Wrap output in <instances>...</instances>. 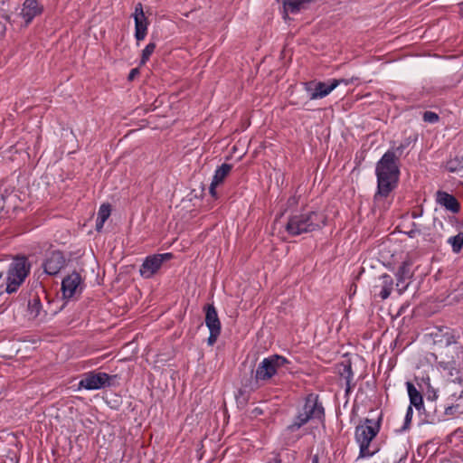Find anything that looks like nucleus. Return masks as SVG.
Returning <instances> with one entry per match:
<instances>
[{
  "label": "nucleus",
  "instance_id": "nucleus-1",
  "mask_svg": "<svg viewBox=\"0 0 463 463\" xmlns=\"http://www.w3.org/2000/svg\"><path fill=\"white\" fill-rule=\"evenodd\" d=\"M407 144H400L396 147L388 149L375 165L377 178V190L374 194V202L386 198L397 187L400 178V156L402 155Z\"/></svg>",
  "mask_w": 463,
  "mask_h": 463
},
{
  "label": "nucleus",
  "instance_id": "nucleus-2",
  "mask_svg": "<svg viewBox=\"0 0 463 463\" xmlns=\"http://www.w3.org/2000/svg\"><path fill=\"white\" fill-rule=\"evenodd\" d=\"M325 418V408L319 395L314 392L307 394L301 405L297 408L295 416L287 430L290 433L299 430L302 427L313 420H322Z\"/></svg>",
  "mask_w": 463,
  "mask_h": 463
},
{
  "label": "nucleus",
  "instance_id": "nucleus-3",
  "mask_svg": "<svg viewBox=\"0 0 463 463\" xmlns=\"http://www.w3.org/2000/svg\"><path fill=\"white\" fill-rule=\"evenodd\" d=\"M326 215L318 211H303L291 214L285 225V230L290 236L312 232L326 225Z\"/></svg>",
  "mask_w": 463,
  "mask_h": 463
},
{
  "label": "nucleus",
  "instance_id": "nucleus-4",
  "mask_svg": "<svg viewBox=\"0 0 463 463\" xmlns=\"http://www.w3.org/2000/svg\"><path fill=\"white\" fill-rule=\"evenodd\" d=\"M382 418L364 419L355 427L354 439L359 445V458L372 457L377 449H371V442L380 431Z\"/></svg>",
  "mask_w": 463,
  "mask_h": 463
},
{
  "label": "nucleus",
  "instance_id": "nucleus-5",
  "mask_svg": "<svg viewBox=\"0 0 463 463\" xmlns=\"http://www.w3.org/2000/svg\"><path fill=\"white\" fill-rule=\"evenodd\" d=\"M30 270L31 263L27 257H14L6 271L5 292L7 294L16 292L28 277Z\"/></svg>",
  "mask_w": 463,
  "mask_h": 463
},
{
  "label": "nucleus",
  "instance_id": "nucleus-6",
  "mask_svg": "<svg viewBox=\"0 0 463 463\" xmlns=\"http://www.w3.org/2000/svg\"><path fill=\"white\" fill-rule=\"evenodd\" d=\"M289 364V361L279 354L265 357L255 371V380L250 383V391L259 388V382H268L276 375L279 369Z\"/></svg>",
  "mask_w": 463,
  "mask_h": 463
},
{
  "label": "nucleus",
  "instance_id": "nucleus-7",
  "mask_svg": "<svg viewBox=\"0 0 463 463\" xmlns=\"http://www.w3.org/2000/svg\"><path fill=\"white\" fill-rule=\"evenodd\" d=\"M118 377L117 374L109 375L102 372H89L85 373L79 382V389L88 391L99 390L105 387L115 386L118 384Z\"/></svg>",
  "mask_w": 463,
  "mask_h": 463
},
{
  "label": "nucleus",
  "instance_id": "nucleus-8",
  "mask_svg": "<svg viewBox=\"0 0 463 463\" xmlns=\"http://www.w3.org/2000/svg\"><path fill=\"white\" fill-rule=\"evenodd\" d=\"M172 258L173 254L170 252L147 256L139 269L140 275L145 279L152 278L161 269L163 263Z\"/></svg>",
  "mask_w": 463,
  "mask_h": 463
},
{
  "label": "nucleus",
  "instance_id": "nucleus-9",
  "mask_svg": "<svg viewBox=\"0 0 463 463\" xmlns=\"http://www.w3.org/2000/svg\"><path fill=\"white\" fill-rule=\"evenodd\" d=\"M339 86V81L335 79H330L325 81H308L304 84L305 90L309 93L311 100L319 99L329 95Z\"/></svg>",
  "mask_w": 463,
  "mask_h": 463
},
{
  "label": "nucleus",
  "instance_id": "nucleus-10",
  "mask_svg": "<svg viewBox=\"0 0 463 463\" xmlns=\"http://www.w3.org/2000/svg\"><path fill=\"white\" fill-rule=\"evenodd\" d=\"M205 311V325L210 331L209 337L207 339V344L209 345H213L220 334H221V322L218 317L217 310L215 307L212 304H208L204 307Z\"/></svg>",
  "mask_w": 463,
  "mask_h": 463
},
{
  "label": "nucleus",
  "instance_id": "nucleus-11",
  "mask_svg": "<svg viewBox=\"0 0 463 463\" xmlns=\"http://www.w3.org/2000/svg\"><path fill=\"white\" fill-rule=\"evenodd\" d=\"M83 289V280L80 273L73 271L61 281V293L65 299H70Z\"/></svg>",
  "mask_w": 463,
  "mask_h": 463
},
{
  "label": "nucleus",
  "instance_id": "nucleus-12",
  "mask_svg": "<svg viewBox=\"0 0 463 463\" xmlns=\"http://www.w3.org/2000/svg\"><path fill=\"white\" fill-rule=\"evenodd\" d=\"M66 266V259L60 250L51 252L43 262L44 272L48 275H57Z\"/></svg>",
  "mask_w": 463,
  "mask_h": 463
},
{
  "label": "nucleus",
  "instance_id": "nucleus-13",
  "mask_svg": "<svg viewBox=\"0 0 463 463\" xmlns=\"http://www.w3.org/2000/svg\"><path fill=\"white\" fill-rule=\"evenodd\" d=\"M133 18L135 21V38L137 42L143 41L147 34L148 20L145 15L141 3L136 5Z\"/></svg>",
  "mask_w": 463,
  "mask_h": 463
},
{
  "label": "nucleus",
  "instance_id": "nucleus-14",
  "mask_svg": "<svg viewBox=\"0 0 463 463\" xmlns=\"http://www.w3.org/2000/svg\"><path fill=\"white\" fill-rule=\"evenodd\" d=\"M43 7L39 5L37 0H25L20 15L24 20V25L27 26L37 15L41 14Z\"/></svg>",
  "mask_w": 463,
  "mask_h": 463
},
{
  "label": "nucleus",
  "instance_id": "nucleus-15",
  "mask_svg": "<svg viewBox=\"0 0 463 463\" xmlns=\"http://www.w3.org/2000/svg\"><path fill=\"white\" fill-rule=\"evenodd\" d=\"M411 266V262L410 260L402 261L395 274L396 287L400 294H402L407 289L409 284L406 283V280L412 277Z\"/></svg>",
  "mask_w": 463,
  "mask_h": 463
},
{
  "label": "nucleus",
  "instance_id": "nucleus-16",
  "mask_svg": "<svg viewBox=\"0 0 463 463\" xmlns=\"http://www.w3.org/2000/svg\"><path fill=\"white\" fill-rule=\"evenodd\" d=\"M282 3V16L285 20L289 14H298L307 8L313 0H280Z\"/></svg>",
  "mask_w": 463,
  "mask_h": 463
},
{
  "label": "nucleus",
  "instance_id": "nucleus-17",
  "mask_svg": "<svg viewBox=\"0 0 463 463\" xmlns=\"http://www.w3.org/2000/svg\"><path fill=\"white\" fill-rule=\"evenodd\" d=\"M19 197L14 190L5 189L3 194H0V212L5 210L6 213L9 211H14L19 207Z\"/></svg>",
  "mask_w": 463,
  "mask_h": 463
},
{
  "label": "nucleus",
  "instance_id": "nucleus-18",
  "mask_svg": "<svg viewBox=\"0 0 463 463\" xmlns=\"http://www.w3.org/2000/svg\"><path fill=\"white\" fill-rule=\"evenodd\" d=\"M436 200L439 204L444 206L447 210L457 213L459 212L460 205L456 197L447 192L438 191Z\"/></svg>",
  "mask_w": 463,
  "mask_h": 463
},
{
  "label": "nucleus",
  "instance_id": "nucleus-19",
  "mask_svg": "<svg viewBox=\"0 0 463 463\" xmlns=\"http://www.w3.org/2000/svg\"><path fill=\"white\" fill-rule=\"evenodd\" d=\"M406 387L410 399L409 406H411V408L415 407V409L421 413L422 411H425V406L420 392H419L415 385L411 382L406 383Z\"/></svg>",
  "mask_w": 463,
  "mask_h": 463
},
{
  "label": "nucleus",
  "instance_id": "nucleus-20",
  "mask_svg": "<svg viewBox=\"0 0 463 463\" xmlns=\"http://www.w3.org/2000/svg\"><path fill=\"white\" fill-rule=\"evenodd\" d=\"M339 375L345 381V393L348 394L354 384H352L354 373L350 362L342 363L338 369Z\"/></svg>",
  "mask_w": 463,
  "mask_h": 463
},
{
  "label": "nucleus",
  "instance_id": "nucleus-21",
  "mask_svg": "<svg viewBox=\"0 0 463 463\" xmlns=\"http://www.w3.org/2000/svg\"><path fill=\"white\" fill-rule=\"evenodd\" d=\"M425 418L424 420L429 424H436L443 420V413L441 411H438L437 406L431 402L425 407V411H422Z\"/></svg>",
  "mask_w": 463,
  "mask_h": 463
},
{
  "label": "nucleus",
  "instance_id": "nucleus-22",
  "mask_svg": "<svg viewBox=\"0 0 463 463\" xmlns=\"http://www.w3.org/2000/svg\"><path fill=\"white\" fill-rule=\"evenodd\" d=\"M380 279L382 281L381 284V290L379 292V296L382 299H386L389 298V296L392 293V286H393V280L392 278L389 274H383L380 277Z\"/></svg>",
  "mask_w": 463,
  "mask_h": 463
},
{
  "label": "nucleus",
  "instance_id": "nucleus-23",
  "mask_svg": "<svg viewBox=\"0 0 463 463\" xmlns=\"http://www.w3.org/2000/svg\"><path fill=\"white\" fill-rule=\"evenodd\" d=\"M232 169V165L231 164H222L221 166L217 167L214 171V175L213 176V182L217 184L218 185L221 184L224 179L227 177V175L230 174V172Z\"/></svg>",
  "mask_w": 463,
  "mask_h": 463
},
{
  "label": "nucleus",
  "instance_id": "nucleus-24",
  "mask_svg": "<svg viewBox=\"0 0 463 463\" xmlns=\"http://www.w3.org/2000/svg\"><path fill=\"white\" fill-rule=\"evenodd\" d=\"M43 305L38 296H33L28 301L27 311L31 317L36 318L40 316Z\"/></svg>",
  "mask_w": 463,
  "mask_h": 463
},
{
  "label": "nucleus",
  "instance_id": "nucleus-25",
  "mask_svg": "<svg viewBox=\"0 0 463 463\" xmlns=\"http://www.w3.org/2000/svg\"><path fill=\"white\" fill-rule=\"evenodd\" d=\"M445 168L449 173H458L463 170V156H455L446 162Z\"/></svg>",
  "mask_w": 463,
  "mask_h": 463
},
{
  "label": "nucleus",
  "instance_id": "nucleus-26",
  "mask_svg": "<svg viewBox=\"0 0 463 463\" xmlns=\"http://www.w3.org/2000/svg\"><path fill=\"white\" fill-rule=\"evenodd\" d=\"M448 243L451 245L453 252L458 253L463 247V233L459 232L455 236L449 237Z\"/></svg>",
  "mask_w": 463,
  "mask_h": 463
},
{
  "label": "nucleus",
  "instance_id": "nucleus-27",
  "mask_svg": "<svg viewBox=\"0 0 463 463\" xmlns=\"http://www.w3.org/2000/svg\"><path fill=\"white\" fill-rule=\"evenodd\" d=\"M156 44L155 43H149L142 51L140 64H145L155 52Z\"/></svg>",
  "mask_w": 463,
  "mask_h": 463
},
{
  "label": "nucleus",
  "instance_id": "nucleus-28",
  "mask_svg": "<svg viewBox=\"0 0 463 463\" xmlns=\"http://www.w3.org/2000/svg\"><path fill=\"white\" fill-rule=\"evenodd\" d=\"M110 205L109 204H102L99 207V213H98V221L101 222V225L104 224V222L108 220V218L110 215Z\"/></svg>",
  "mask_w": 463,
  "mask_h": 463
},
{
  "label": "nucleus",
  "instance_id": "nucleus-29",
  "mask_svg": "<svg viewBox=\"0 0 463 463\" xmlns=\"http://www.w3.org/2000/svg\"><path fill=\"white\" fill-rule=\"evenodd\" d=\"M412 416H413V410H412L411 406H408L406 414H405V418H404V422L401 429L402 431L409 430L411 420H412Z\"/></svg>",
  "mask_w": 463,
  "mask_h": 463
},
{
  "label": "nucleus",
  "instance_id": "nucleus-30",
  "mask_svg": "<svg viewBox=\"0 0 463 463\" xmlns=\"http://www.w3.org/2000/svg\"><path fill=\"white\" fill-rule=\"evenodd\" d=\"M422 118L425 122L434 124L439 121V117L437 113L433 111H425L423 113Z\"/></svg>",
  "mask_w": 463,
  "mask_h": 463
},
{
  "label": "nucleus",
  "instance_id": "nucleus-31",
  "mask_svg": "<svg viewBox=\"0 0 463 463\" xmlns=\"http://www.w3.org/2000/svg\"><path fill=\"white\" fill-rule=\"evenodd\" d=\"M458 411V405H450V406L445 407L444 411H442L443 420H446L445 419L446 415H454Z\"/></svg>",
  "mask_w": 463,
  "mask_h": 463
},
{
  "label": "nucleus",
  "instance_id": "nucleus-32",
  "mask_svg": "<svg viewBox=\"0 0 463 463\" xmlns=\"http://www.w3.org/2000/svg\"><path fill=\"white\" fill-rule=\"evenodd\" d=\"M420 229L417 228L416 224L413 222L412 223V229H411L408 232H407V235L410 237V238H414L417 234H420Z\"/></svg>",
  "mask_w": 463,
  "mask_h": 463
},
{
  "label": "nucleus",
  "instance_id": "nucleus-33",
  "mask_svg": "<svg viewBox=\"0 0 463 463\" xmlns=\"http://www.w3.org/2000/svg\"><path fill=\"white\" fill-rule=\"evenodd\" d=\"M217 186H218V184L212 181L210 187H209V193H210L211 196L213 198L217 197V192H216Z\"/></svg>",
  "mask_w": 463,
  "mask_h": 463
},
{
  "label": "nucleus",
  "instance_id": "nucleus-34",
  "mask_svg": "<svg viewBox=\"0 0 463 463\" xmlns=\"http://www.w3.org/2000/svg\"><path fill=\"white\" fill-rule=\"evenodd\" d=\"M139 74V70L137 68H134L129 71V74L128 76V80H133L137 75Z\"/></svg>",
  "mask_w": 463,
  "mask_h": 463
},
{
  "label": "nucleus",
  "instance_id": "nucleus-35",
  "mask_svg": "<svg viewBox=\"0 0 463 463\" xmlns=\"http://www.w3.org/2000/svg\"><path fill=\"white\" fill-rule=\"evenodd\" d=\"M337 81H339L340 84L349 85L353 83L357 78H351V79H335Z\"/></svg>",
  "mask_w": 463,
  "mask_h": 463
},
{
  "label": "nucleus",
  "instance_id": "nucleus-36",
  "mask_svg": "<svg viewBox=\"0 0 463 463\" xmlns=\"http://www.w3.org/2000/svg\"><path fill=\"white\" fill-rule=\"evenodd\" d=\"M266 463H282L280 456L276 454L272 458L269 459Z\"/></svg>",
  "mask_w": 463,
  "mask_h": 463
},
{
  "label": "nucleus",
  "instance_id": "nucleus-37",
  "mask_svg": "<svg viewBox=\"0 0 463 463\" xmlns=\"http://www.w3.org/2000/svg\"><path fill=\"white\" fill-rule=\"evenodd\" d=\"M420 215H421V213H417V212H412V213H411V217H412L413 219H416V218L420 217Z\"/></svg>",
  "mask_w": 463,
  "mask_h": 463
},
{
  "label": "nucleus",
  "instance_id": "nucleus-38",
  "mask_svg": "<svg viewBox=\"0 0 463 463\" xmlns=\"http://www.w3.org/2000/svg\"><path fill=\"white\" fill-rule=\"evenodd\" d=\"M4 275H5V270L4 269H0V280L3 279Z\"/></svg>",
  "mask_w": 463,
  "mask_h": 463
},
{
  "label": "nucleus",
  "instance_id": "nucleus-39",
  "mask_svg": "<svg viewBox=\"0 0 463 463\" xmlns=\"http://www.w3.org/2000/svg\"><path fill=\"white\" fill-rule=\"evenodd\" d=\"M101 222L97 220V229L99 230L100 227H102Z\"/></svg>",
  "mask_w": 463,
  "mask_h": 463
}]
</instances>
